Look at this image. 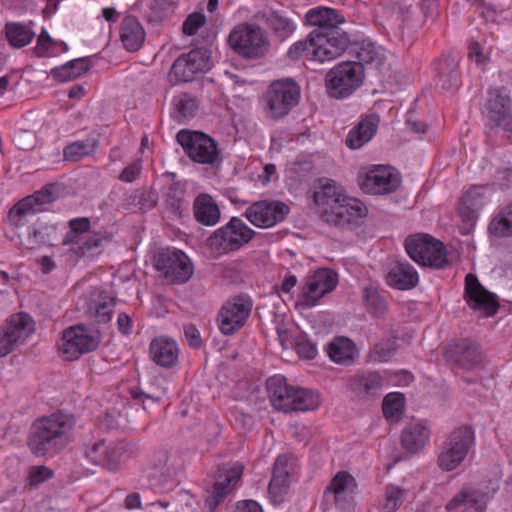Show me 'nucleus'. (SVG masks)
Segmentation results:
<instances>
[{
  "instance_id": "obj_26",
  "label": "nucleus",
  "mask_w": 512,
  "mask_h": 512,
  "mask_svg": "<svg viewBox=\"0 0 512 512\" xmlns=\"http://www.w3.org/2000/svg\"><path fill=\"white\" fill-rule=\"evenodd\" d=\"M465 292L471 308L483 312L486 316L496 312L497 303L494 296L485 290L472 274H468L465 278Z\"/></svg>"
},
{
  "instance_id": "obj_33",
  "label": "nucleus",
  "mask_w": 512,
  "mask_h": 512,
  "mask_svg": "<svg viewBox=\"0 0 512 512\" xmlns=\"http://www.w3.org/2000/svg\"><path fill=\"white\" fill-rule=\"evenodd\" d=\"M419 281L417 271L408 263H398L388 271L386 282L389 286L398 290H410Z\"/></svg>"
},
{
  "instance_id": "obj_43",
  "label": "nucleus",
  "mask_w": 512,
  "mask_h": 512,
  "mask_svg": "<svg viewBox=\"0 0 512 512\" xmlns=\"http://www.w3.org/2000/svg\"><path fill=\"white\" fill-rule=\"evenodd\" d=\"M405 410V397L400 392L388 393L382 402L384 417L389 422H398Z\"/></svg>"
},
{
  "instance_id": "obj_37",
  "label": "nucleus",
  "mask_w": 512,
  "mask_h": 512,
  "mask_svg": "<svg viewBox=\"0 0 512 512\" xmlns=\"http://www.w3.org/2000/svg\"><path fill=\"white\" fill-rule=\"evenodd\" d=\"M378 120L374 117H367L352 128L345 140L350 149H359L368 143L376 134Z\"/></svg>"
},
{
  "instance_id": "obj_1",
  "label": "nucleus",
  "mask_w": 512,
  "mask_h": 512,
  "mask_svg": "<svg viewBox=\"0 0 512 512\" xmlns=\"http://www.w3.org/2000/svg\"><path fill=\"white\" fill-rule=\"evenodd\" d=\"M72 419L63 414H53L37 420L31 427L28 446L36 456L54 455L71 440Z\"/></svg>"
},
{
  "instance_id": "obj_46",
  "label": "nucleus",
  "mask_w": 512,
  "mask_h": 512,
  "mask_svg": "<svg viewBox=\"0 0 512 512\" xmlns=\"http://www.w3.org/2000/svg\"><path fill=\"white\" fill-rule=\"evenodd\" d=\"M321 298L322 295L310 283L304 280L299 287L294 308L300 312L309 310L318 305Z\"/></svg>"
},
{
  "instance_id": "obj_50",
  "label": "nucleus",
  "mask_w": 512,
  "mask_h": 512,
  "mask_svg": "<svg viewBox=\"0 0 512 512\" xmlns=\"http://www.w3.org/2000/svg\"><path fill=\"white\" fill-rule=\"evenodd\" d=\"M276 331L283 349L294 348L302 332L292 323H276Z\"/></svg>"
},
{
  "instance_id": "obj_56",
  "label": "nucleus",
  "mask_w": 512,
  "mask_h": 512,
  "mask_svg": "<svg viewBox=\"0 0 512 512\" xmlns=\"http://www.w3.org/2000/svg\"><path fill=\"white\" fill-rule=\"evenodd\" d=\"M460 356L457 359L459 365L467 370L478 367L482 362V356L476 347L459 348Z\"/></svg>"
},
{
  "instance_id": "obj_30",
  "label": "nucleus",
  "mask_w": 512,
  "mask_h": 512,
  "mask_svg": "<svg viewBox=\"0 0 512 512\" xmlns=\"http://www.w3.org/2000/svg\"><path fill=\"white\" fill-rule=\"evenodd\" d=\"M294 386L287 384L281 376H273L267 380V391L273 407L284 412H291Z\"/></svg>"
},
{
  "instance_id": "obj_3",
  "label": "nucleus",
  "mask_w": 512,
  "mask_h": 512,
  "mask_svg": "<svg viewBox=\"0 0 512 512\" xmlns=\"http://www.w3.org/2000/svg\"><path fill=\"white\" fill-rule=\"evenodd\" d=\"M314 202L320 217L336 225L356 224L368 214L366 206L349 194H314Z\"/></svg>"
},
{
  "instance_id": "obj_58",
  "label": "nucleus",
  "mask_w": 512,
  "mask_h": 512,
  "mask_svg": "<svg viewBox=\"0 0 512 512\" xmlns=\"http://www.w3.org/2000/svg\"><path fill=\"white\" fill-rule=\"evenodd\" d=\"M54 472L47 466H33L29 469L27 481L29 485H38L53 477Z\"/></svg>"
},
{
  "instance_id": "obj_52",
  "label": "nucleus",
  "mask_w": 512,
  "mask_h": 512,
  "mask_svg": "<svg viewBox=\"0 0 512 512\" xmlns=\"http://www.w3.org/2000/svg\"><path fill=\"white\" fill-rule=\"evenodd\" d=\"M357 56L361 62L366 64L379 65L384 60V55L380 47L371 41H363L357 51Z\"/></svg>"
},
{
  "instance_id": "obj_63",
  "label": "nucleus",
  "mask_w": 512,
  "mask_h": 512,
  "mask_svg": "<svg viewBox=\"0 0 512 512\" xmlns=\"http://www.w3.org/2000/svg\"><path fill=\"white\" fill-rule=\"evenodd\" d=\"M140 171L141 164L139 161H135L123 169L119 178L123 182L131 183L139 176Z\"/></svg>"
},
{
  "instance_id": "obj_57",
  "label": "nucleus",
  "mask_w": 512,
  "mask_h": 512,
  "mask_svg": "<svg viewBox=\"0 0 512 512\" xmlns=\"http://www.w3.org/2000/svg\"><path fill=\"white\" fill-rule=\"evenodd\" d=\"M294 348L296 349L299 358L303 360H312L318 354L317 346L308 339L307 335L304 333L302 336L298 337V341Z\"/></svg>"
},
{
  "instance_id": "obj_23",
  "label": "nucleus",
  "mask_w": 512,
  "mask_h": 512,
  "mask_svg": "<svg viewBox=\"0 0 512 512\" xmlns=\"http://www.w3.org/2000/svg\"><path fill=\"white\" fill-rule=\"evenodd\" d=\"M242 473L243 465L237 462L218 476L212 490L205 500L209 512L213 511L219 501L236 488Z\"/></svg>"
},
{
  "instance_id": "obj_64",
  "label": "nucleus",
  "mask_w": 512,
  "mask_h": 512,
  "mask_svg": "<svg viewBox=\"0 0 512 512\" xmlns=\"http://www.w3.org/2000/svg\"><path fill=\"white\" fill-rule=\"evenodd\" d=\"M176 501L182 506L181 512H190L194 505L198 504L197 498L188 491L179 492Z\"/></svg>"
},
{
  "instance_id": "obj_22",
  "label": "nucleus",
  "mask_w": 512,
  "mask_h": 512,
  "mask_svg": "<svg viewBox=\"0 0 512 512\" xmlns=\"http://www.w3.org/2000/svg\"><path fill=\"white\" fill-rule=\"evenodd\" d=\"M291 465L292 458L287 455H281L275 461L272 479L268 488L269 497L273 504H281L289 495Z\"/></svg>"
},
{
  "instance_id": "obj_6",
  "label": "nucleus",
  "mask_w": 512,
  "mask_h": 512,
  "mask_svg": "<svg viewBox=\"0 0 512 512\" xmlns=\"http://www.w3.org/2000/svg\"><path fill=\"white\" fill-rule=\"evenodd\" d=\"M300 98V87L292 79L273 81L264 94L267 117L277 120L287 116Z\"/></svg>"
},
{
  "instance_id": "obj_15",
  "label": "nucleus",
  "mask_w": 512,
  "mask_h": 512,
  "mask_svg": "<svg viewBox=\"0 0 512 512\" xmlns=\"http://www.w3.org/2000/svg\"><path fill=\"white\" fill-rule=\"evenodd\" d=\"M290 207L277 200H261L251 204L245 211V217L255 227L267 229L285 220Z\"/></svg>"
},
{
  "instance_id": "obj_17",
  "label": "nucleus",
  "mask_w": 512,
  "mask_h": 512,
  "mask_svg": "<svg viewBox=\"0 0 512 512\" xmlns=\"http://www.w3.org/2000/svg\"><path fill=\"white\" fill-rule=\"evenodd\" d=\"M251 311V303L243 297L227 301L219 311L218 327L222 334L232 335L241 329Z\"/></svg>"
},
{
  "instance_id": "obj_5",
  "label": "nucleus",
  "mask_w": 512,
  "mask_h": 512,
  "mask_svg": "<svg viewBox=\"0 0 512 512\" xmlns=\"http://www.w3.org/2000/svg\"><path fill=\"white\" fill-rule=\"evenodd\" d=\"M231 49L242 58L258 59L269 50L265 31L258 25L242 23L235 26L228 36Z\"/></svg>"
},
{
  "instance_id": "obj_18",
  "label": "nucleus",
  "mask_w": 512,
  "mask_h": 512,
  "mask_svg": "<svg viewBox=\"0 0 512 512\" xmlns=\"http://www.w3.org/2000/svg\"><path fill=\"white\" fill-rule=\"evenodd\" d=\"M325 494L332 496L336 506L345 512H352L356 505L357 483L346 471L338 472L331 480Z\"/></svg>"
},
{
  "instance_id": "obj_29",
  "label": "nucleus",
  "mask_w": 512,
  "mask_h": 512,
  "mask_svg": "<svg viewBox=\"0 0 512 512\" xmlns=\"http://www.w3.org/2000/svg\"><path fill=\"white\" fill-rule=\"evenodd\" d=\"M17 346L23 345L35 333L36 323L27 313L11 315L2 324Z\"/></svg>"
},
{
  "instance_id": "obj_36",
  "label": "nucleus",
  "mask_w": 512,
  "mask_h": 512,
  "mask_svg": "<svg viewBox=\"0 0 512 512\" xmlns=\"http://www.w3.org/2000/svg\"><path fill=\"white\" fill-rule=\"evenodd\" d=\"M113 305V297L99 289H94L87 303V311L98 322L106 323L112 318Z\"/></svg>"
},
{
  "instance_id": "obj_20",
  "label": "nucleus",
  "mask_w": 512,
  "mask_h": 512,
  "mask_svg": "<svg viewBox=\"0 0 512 512\" xmlns=\"http://www.w3.org/2000/svg\"><path fill=\"white\" fill-rule=\"evenodd\" d=\"M485 107L490 124L512 132V99L508 94L498 89L489 91Z\"/></svg>"
},
{
  "instance_id": "obj_45",
  "label": "nucleus",
  "mask_w": 512,
  "mask_h": 512,
  "mask_svg": "<svg viewBox=\"0 0 512 512\" xmlns=\"http://www.w3.org/2000/svg\"><path fill=\"white\" fill-rule=\"evenodd\" d=\"M292 396L291 411L314 410L320 403L318 393L311 390L295 387Z\"/></svg>"
},
{
  "instance_id": "obj_28",
  "label": "nucleus",
  "mask_w": 512,
  "mask_h": 512,
  "mask_svg": "<svg viewBox=\"0 0 512 512\" xmlns=\"http://www.w3.org/2000/svg\"><path fill=\"white\" fill-rule=\"evenodd\" d=\"M430 435L431 431L426 421L413 419L404 427L401 443L407 451L417 453L429 442Z\"/></svg>"
},
{
  "instance_id": "obj_2",
  "label": "nucleus",
  "mask_w": 512,
  "mask_h": 512,
  "mask_svg": "<svg viewBox=\"0 0 512 512\" xmlns=\"http://www.w3.org/2000/svg\"><path fill=\"white\" fill-rule=\"evenodd\" d=\"M350 39L347 33L319 34L310 32L305 39L295 42L287 51L293 61L300 59L325 62L341 56L348 48Z\"/></svg>"
},
{
  "instance_id": "obj_59",
  "label": "nucleus",
  "mask_w": 512,
  "mask_h": 512,
  "mask_svg": "<svg viewBox=\"0 0 512 512\" xmlns=\"http://www.w3.org/2000/svg\"><path fill=\"white\" fill-rule=\"evenodd\" d=\"M206 18L201 13L190 14L182 25V31L185 35L193 36L205 24Z\"/></svg>"
},
{
  "instance_id": "obj_55",
  "label": "nucleus",
  "mask_w": 512,
  "mask_h": 512,
  "mask_svg": "<svg viewBox=\"0 0 512 512\" xmlns=\"http://www.w3.org/2000/svg\"><path fill=\"white\" fill-rule=\"evenodd\" d=\"M297 277L293 274H286L276 287V293L281 297L284 303L291 304L294 306L295 297L293 296V290L297 285Z\"/></svg>"
},
{
  "instance_id": "obj_19",
  "label": "nucleus",
  "mask_w": 512,
  "mask_h": 512,
  "mask_svg": "<svg viewBox=\"0 0 512 512\" xmlns=\"http://www.w3.org/2000/svg\"><path fill=\"white\" fill-rule=\"evenodd\" d=\"M157 267L176 282H186L194 272L190 258L177 249L163 251L157 260Z\"/></svg>"
},
{
  "instance_id": "obj_21",
  "label": "nucleus",
  "mask_w": 512,
  "mask_h": 512,
  "mask_svg": "<svg viewBox=\"0 0 512 512\" xmlns=\"http://www.w3.org/2000/svg\"><path fill=\"white\" fill-rule=\"evenodd\" d=\"M54 195L28 194L10 209V223L15 227L23 226L31 215L44 211L48 204L55 201Z\"/></svg>"
},
{
  "instance_id": "obj_41",
  "label": "nucleus",
  "mask_w": 512,
  "mask_h": 512,
  "mask_svg": "<svg viewBox=\"0 0 512 512\" xmlns=\"http://www.w3.org/2000/svg\"><path fill=\"white\" fill-rule=\"evenodd\" d=\"M305 280L324 297V295L335 289L338 283V276L332 270L319 269L308 275Z\"/></svg>"
},
{
  "instance_id": "obj_7",
  "label": "nucleus",
  "mask_w": 512,
  "mask_h": 512,
  "mask_svg": "<svg viewBox=\"0 0 512 512\" xmlns=\"http://www.w3.org/2000/svg\"><path fill=\"white\" fill-rule=\"evenodd\" d=\"M364 79V67L361 62H342L333 67L326 75V89L330 97L344 99L353 94Z\"/></svg>"
},
{
  "instance_id": "obj_38",
  "label": "nucleus",
  "mask_w": 512,
  "mask_h": 512,
  "mask_svg": "<svg viewBox=\"0 0 512 512\" xmlns=\"http://www.w3.org/2000/svg\"><path fill=\"white\" fill-rule=\"evenodd\" d=\"M92 67L89 57H81L67 62L64 65L55 67L51 70L54 79L60 82L74 80L85 74Z\"/></svg>"
},
{
  "instance_id": "obj_47",
  "label": "nucleus",
  "mask_w": 512,
  "mask_h": 512,
  "mask_svg": "<svg viewBox=\"0 0 512 512\" xmlns=\"http://www.w3.org/2000/svg\"><path fill=\"white\" fill-rule=\"evenodd\" d=\"M352 386L355 389H362L366 393H373L378 389L387 387L388 372H373L354 380Z\"/></svg>"
},
{
  "instance_id": "obj_34",
  "label": "nucleus",
  "mask_w": 512,
  "mask_h": 512,
  "mask_svg": "<svg viewBox=\"0 0 512 512\" xmlns=\"http://www.w3.org/2000/svg\"><path fill=\"white\" fill-rule=\"evenodd\" d=\"M485 504L484 495L464 489L446 505V509L450 512H484Z\"/></svg>"
},
{
  "instance_id": "obj_49",
  "label": "nucleus",
  "mask_w": 512,
  "mask_h": 512,
  "mask_svg": "<svg viewBox=\"0 0 512 512\" xmlns=\"http://www.w3.org/2000/svg\"><path fill=\"white\" fill-rule=\"evenodd\" d=\"M33 50L37 57H55L60 54L58 41L54 40L46 29L40 32Z\"/></svg>"
},
{
  "instance_id": "obj_60",
  "label": "nucleus",
  "mask_w": 512,
  "mask_h": 512,
  "mask_svg": "<svg viewBox=\"0 0 512 512\" xmlns=\"http://www.w3.org/2000/svg\"><path fill=\"white\" fill-rule=\"evenodd\" d=\"M439 78L443 89H452L459 85V74L455 65L447 73L441 71L439 73Z\"/></svg>"
},
{
  "instance_id": "obj_11",
  "label": "nucleus",
  "mask_w": 512,
  "mask_h": 512,
  "mask_svg": "<svg viewBox=\"0 0 512 512\" xmlns=\"http://www.w3.org/2000/svg\"><path fill=\"white\" fill-rule=\"evenodd\" d=\"M474 432L468 427L455 429L447 438L439 456V467L445 471L456 469L474 444Z\"/></svg>"
},
{
  "instance_id": "obj_48",
  "label": "nucleus",
  "mask_w": 512,
  "mask_h": 512,
  "mask_svg": "<svg viewBox=\"0 0 512 512\" xmlns=\"http://www.w3.org/2000/svg\"><path fill=\"white\" fill-rule=\"evenodd\" d=\"M173 105L178 120L192 118L198 109L196 99L186 93L176 96L173 100Z\"/></svg>"
},
{
  "instance_id": "obj_9",
  "label": "nucleus",
  "mask_w": 512,
  "mask_h": 512,
  "mask_svg": "<svg viewBox=\"0 0 512 512\" xmlns=\"http://www.w3.org/2000/svg\"><path fill=\"white\" fill-rule=\"evenodd\" d=\"M254 234V230L241 219L232 217L226 225L213 232L207 243L211 251L219 256L239 249L248 243Z\"/></svg>"
},
{
  "instance_id": "obj_14",
  "label": "nucleus",
  "mask_w": 512,
  "mask_h": 512,
  "mask_svg": "<svg viewBox=\"0 0 512 512\" xmlns=\"http://www.w3.org/2000/svg\"><path fill=\"white\" fill-rule=\"evenodd\" d=\"M400 172L389 165H371L359 173V184L362 190L376 192H395L401 185Z\"/></svg>"
},
{
  "instance_id": "obj_54",
  "label": "nucleus",
  "mask_w": 512,
  "mask_h": 512,
  "mask_svg": "<svg viewBox=\"0 0 512 512\" xmlns=\"http://www.w3.org/2000/svg\"><path fill=\"white\" fill-rule=\"evenodd\" d=\"M404 491L395 485H388L385 490V497L382 509L385 512L396 511L403 502Z\"/></svg>"
},
{
  "instance_id": "obj_24",
  "label": "nucleus",
  "mask_w": 512,
  "mask_h": 512,
  "mask_svg": "<svg viewBox=\"0 0 512 512\" xmlns=\"http://www.w3.org/2000/svg\"><path fill=\"white\" fill-rule=\"evenodd\" d=\"M305 20L309 26L314 27L311 32H318L319 34L342 33L338 30V27L345 22L343 15L337 10L323 6L309 9L305 15Z\"/></svg>"
},
{
  "instance_id": "obj_42",
  "label": "nucleus",
  "mask_w": 512,
  "mask_h": 512,
  "mask_svg": "<svg viewBox=\"0 0 512 512\" xmlns=\"http://www.w3.org/2000/svg\"><path fill=\"white\" fill-rule=\"evenodd\" d=\"M491 233L499 237L512 236V202L502 207L490 222Z\"/></svg>"
},
{
  "instance_id": "obj_16",
  "label": "nucleus",
  "mask_w": 512,
  "mask_h": 512,
  "mask_svg": "<svg viewBox=\"0 0 512 512\" xmlns=\"http://www.w3.org/2000/svg\"><path fill=\"white\" fill-rule=\"evenodd\" d=\"M85 457L95 465L116 472L127 458V449L122 443L100 440L86 448Z\"/></svg>"
},
{
  "instance_id": "obj_31",
  "label": "nucleus",
  "mask_w": 512,
  "mask_h": 512,
  "mask_svg": "<svg viewBox=\"0 0 512 512\" xmlns=\"http://www.w3.org/2000/svg\"><path fill=\"white\" fill-rule=\"evenodd\" d=\"M330 360L339 365H350L359 356L356 344L349 338L340 336L334 338L327 347Z\"/></svg>"
},
{
  "instance_id": "obj_62",
  "label": "nucleus",
  "mask_w": 512,
  "mask_h": 512,
  "mask_svg": "<svg viewBox=\"0 0 512 512\" xmlns=\"http://www.w3.org/2000/svg\"><path fill=\"white\" fill-rule=\"evenodd\" d=\"M413 376L411 373L405 370L388 373V385L389 386H406L411 383Z\"/></svg>"
},
{
  "instance_id": "obj_10",
  "label": "nucleus",
  "mask_w": 512,
  "mask_h": 512,
  "mask_svg": "<svg viewBox=\"0 0 512 512\" xmlns=\"http://www.w3.org/2000/svg\"><path fill=\"white\" fill-rule=\"evenodd\" d=\"M176 140L193 162L213 165L219 159L216 141L203 132L183 129L177 133Z\"/></svg>"
},
{
  "instance_id": "obj_39",
  "label": "nucleus",
  "mask_w": 512,
  "mask_h": 512,
  "mask_svg": "<svg viewBox=\"0 0 512 512\" xmlns=\"http://www.w3.org/2000/svg\"><path fill=\"white\" fill-rule=\"evenodd\" d=\"M266 23L280 40L289 38L296 28L294 21L280 10L270 11L266 16Z\"/></svg>"
},
{
  "instance_id": "obj_51",
  "label": "nucleus",
  "mask_w": 512,
  "mask_h": 512,
  "mask_svg": "<svg viewBox=\"0 0 512 512\" xmlns=\"http://www.w3.org/2000/svg\"><path fill=\"white\" fill-rule=\"evenodd\" d=\"M365 305L374 316H381L387 310V304L377 289L373 286L366 287L363 294Z\"/></svg>"
},
{
  "instance_id": "obj_4",
  "label": "nucleus",
  "mask_w": 512,
  "mask_h": 512,
  "mask_svg": "<svg viewBox=\"0 0 512 512\" xmlns=\"http://www.w3.org/2000/svg\"><path fill=\"white\" fill-rule=\"evenodd\" d=\"M102 340L99 329L77 324L66 328L56 347L58 355L65 361L78 360L82 355L95 351Z\"/></svg>"
},
{
  "instance_id": "obj_13",
  "label": "nucleus",
  "mask_w": 512,
  "mask_h": 512,
  "mask_svg": "<svg viewBox=\"0 0 512 512\" xmlns=\"http://www.w3.org/2000/svg\"><path fill=\"white\" fill-rule=\"evenodd\" d=\"M69 230L63 238L64 245H73V251L77 257H89L94 249L101 246L105 237L97 233L87 238L90 230V220L86 217L71 219L68 223Z\"/></svg>"
},
{
  "instance_id": "obj_53",
  "label": "nucleus",
  "mask_w": 512,
  "mask_h": 512,
  "mask_svg": "<svg viewBox=\"0 0 512 512\" xmlns=\"http://www.w3.org/2000/svg\"><path fill=\"white\" fill-rule=\"evenodd\" d=\"M396 351V343L393 339H386L374 345L369 358L374 362H388Z\"/></svg>"
},
{
  "instance_id": "obj_35",
  "label": "nucleus",
  "mask_w": 512,
  "mask_h": 512,
  "mask_svg": "<svg viewBox=\"0 0 512 512\" xmlns=\"http://www.w3.org/2000/svg\"><path fill=\"white\" fill-rule=\"evenodd\" d=\"M193 211L195 219L204 226H215L221 218L220 208L210 194H199Z\"/></svg>"
},
{
  "instance_id": "obj_12",
  "label": "nucleus",
  "mask_w": 512,
  "mask_h": 512,
  "mask_svg": "<svg viewBox=\"0 0 512 512\" xmlns=\"http://www.w3.org/2000/svg\"><path fill=\"white\" fill-rule=\"evenodd\" d=\"M210 69V56L206 49L196 48L182 53L172 64L169 79L173 83H187Z\"/></svg>"
},
{
  "instance_id": "obj_44",
  "label": "nucleus",
  "mask_w": 512,
  "mask_h": 512,
  "mask_svg": "<svg viewBox=\"0 0 512 512\" xmlns=\"http://www.w3.org/2000/svg\"><path fill=\"white\" fill-rule=\"evenodd\" d=\"M98 146L94 138L78 140L67 145L63 150L64 159L67 161L78 162L83 157L92 154Z\"/></svg>"
},
{
  "instance_id": "obj_32",
  "label": "nucleus",
  "mask_w": 512,
  "mask_h": 512,
  "mask_svg": "<svg viewBox=\"0 0 512 512\" xmlns=\"http://www.w3.org/2000/svg\"><path fill=\"white\" fill-rule=\"evenodd\" d=\"M120 40L129 52L138 51L145 40V31L134 16H126L120 26Z\"/></svg>"
},
{
  "instance_id": "obj_61",
  "label": "nucleus",
  "mask_w": 512,
  "mask_h": 512,
  "mask_svg": "<svg viewBox=\"0 0 512 512\" xmlns=\"http://www.w3.org/2000/svg\"><path fill=\"white\" fill-rule=\"evenodd\" d=\"M18 347L12 340L8 332L1 325L0 326V358L9 355L14 349Z\"/></svg>"
},
{
  "instance_id": "obj_8",
  "label": "nucleus",
  "mask_w": 512,
  "mask_h": 512,
  "mask_svg": "<svg viewBox=\"0 0 512 512\" xmlns=\"http://www.w3.org/2000/svg\"><path fill=\"white\" fill-rule=\"evenodd\" d=\"M409 257L422 266L443 268L448 264V253L444 244L428 234H415L405 241Z\"/></svg>"
},
{
  "instance_id": "obj_25",
  "label": "nucleus",
  "mask_w": 512,
  "mask_h": 512,
  "mask_svg": "<svg viewBox=\"0 0 512 512\" xmlns=\"http://www.w3.org/2000/svg\"><path fill=\"white\" fill-rule=\"evenodd\" d=\"M149 356L156 365L171 369L178 364L180 349L174 339L167 336H158L150 342Z\"/></svg>"
},
{
  "instance_id": "obj_27",
  "label": "nucleus",
  "mask_w": 512,
  "mask_h": 512,
  "mask_svg": "<svg viewBox=\"0 0 512 512\" xmlns=\"http://www.w3.org/2000/svg\"><path fill=\"white\" fill-rule=\"evenodd\" d=\"M483 194H463L458 205V214L462 221L459 232L468 235L472 232L479 213L485 207Z\"/></svg>"
},
{
  "instance_id": "obj_40",
  "label": "nucleus",
  "mask_w": 512,
  "mask_h": 512,
  "mask_svg": "<svg viewBox=\"0 0 512 512\" xmlns=\"http://www.w3.org/2000/svg\"><path fill=\"white\" fill-rule=\"evenodd\" d=\"M5 34L8 43L14 48L27 46L35 36L30 25L21 22L7 23L5 25Z\"/></svg>"
}]
</instances>
